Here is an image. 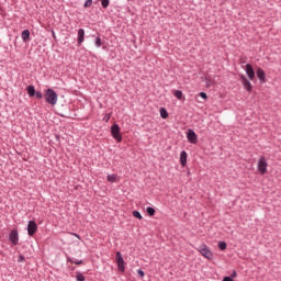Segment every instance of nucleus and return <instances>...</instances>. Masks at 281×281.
<instances>
[{"label":"nucleus","mask_w":281,"mask_h":281,"mask_svg":"<svg viewBox=\"0 0 281 281\" xmlns=\"http://www.w3.org/2000/svg\"><path fill=\"white\" fill-rule=\"evenodd\" d=\"M180 164L181 166H186L188 164V153L186 150L180 153Z\"/></svg>","instance_id":"obj_13"},{"label":"nucleus","mask_w":281,"mask_h":281,"mask_svg":"<svg viewBox=\"0 0 281 281\" xmlns=\"http://www.w3.org/2000/svg\"><path fill=\"white\" fill-rule=\"evenodd\" d=\"M133 216L135 218H138V221H142L144 217L142 216V213L139 211H133Z\"/></svg>","instance_id":"obj_22"},{"label":"nucleus","mask_w":281,"mask_h":281,"mask_svg":"<svg viewBox=\"0 0 281 281\" xmlns=\"http://www.w3.org/2000/svg\"><path fill=\"white\" fill-rule=\"evenodd\" d=\"M52 34H53L54 38H56V33L54 31L52 32Z\"/></svg>","instance_id":"obj_36"},{"label":"nucleus","mask_w":281,"mask_h":281,"mask_svg":"<svg viewBox=\"0 0 281 281\" xmlns=\"http://www.w3.org/2000/svg\"><path fill=\"white\" fill-rule=\"evenodd\" d=\"M35 97L37 100H43V92L41 91L35 92Z\"/></svg>","instance_id":"obj_26"},{"label":"nucleus","mask_w":281,"mask_h":281,"mask_svg":"<svg viewBox=\"0 0 281 281\" xmlns=\"http://www.w3.org/2000/svg\"><path fill=\"white\" fill-rule=\"evenodd\" d=\"M72 236H75V238H78V240H80V235H78V233H71Z\"/></svg>","instance_id":"obj_32"},{"label":"nucleus","mask_w":281,"mask_h":281,"mask_svg":"<svg viewBox=\"0 0 281 281\" xmlns=\"http://www.w3.org/2000/svg\"><path fill=\"white\" fill-rule=\"evenodd\" d=\"M218 249L221 251H225V249H227V243L225 241H220L218 245H217Z\"/></svg>","instance_id":"obj_19"},{"label":"nucleus","mask_w":281,"mask_h":281,"mask_svg":"<svg viewBox=\"0 0 281 281\" xmlns=\"http://www.w3.org/2000/svg\"><path fill=\"white\" fill-rule=\"evenodd\" d=\"M21 38L24 43H27V41H30V30H24L21 34Z\"/></svg>","instance_id":"obj_15"},{"label":"nucleus","mask_w":281,"mask_h":281,"mask_svg":"<svg viewBox=\"0 0 281 281\" xmlns=\"http://www.w3.org/2000/svg\"><path fill=\"white\" fill-rule=\"evenodd\" d=\"M257 78L262 83L267 82V74L262 68L257 69Z\"/></svg>","instance_id":"obj_11"},{"label":"nucleus","mask_w":281,"mask_h":281,"mask_svg":"<svg viewBox=\"0 0 281 281\" xmlns=\"http://www.w3.org/2000/svg\"><path fill=\"white\" fill-rule=\"evenodd\" d=\"M137 273H138V276H140V278H144V276H145L144 270H142V269H138Z\"/></svg>","instance_id":"obj_29"},{"label":"nucleus","mask_w":281,"mask_h":281,"mask_svg":"<svg viewBox=\"0 0 281 281\" xmlns=\"http://www.w3.org/2000/svg\"><path fill=\"white\" fill-rule=\"evenodd\" d=\"M246 74L249 80H254V78H256V71H254V66H251V64L246 65Z\"/></svg>","instance_id":"obj_10"},{"label":"nucleus","mask_w":281,"mask_h":281,"mask_svg":"<svg viewBox=\"0 0 281 281\" xmlns=\"http://www.w3.org/2000/svg\"><path fill=\"white\" fill-rule=\"evenodd\" d=\"M110 3H111V0H101V5L102 8H104V10L109 8Z\"/></svg>","instance_id":"obj_21"},{"label":"nucleus","mask_w":281,"mask_h":281,"mask_svg":"<svg viewBox=\"0 0 281 281\" xmlns=\"http://www.w3.org/2000/svg\"><path fill=\"white\" fill-rule=\"evenodd\" d=\"M222 281H234L232 277H224Z\"/></svg>","instance_id":"obj_31"},{"label":"nucleus","mask_w":281,"mask_h":281,"mask_svg":"<svg viewBox=\"0 0 281 281\" xmlns=\"http://www.w3.org/2000/svg\"><path fill=\"white\" fill-rule=\"evenodd\" d=\"M67 262H71L74 265L75 260L71 257H67Z\"/></svg>","instance_id":"obj_34"},{"label":"nucleus","mask_w":281,"mask_h":281,"mask_svg":"<svg viewBox=\"0 0 281 281\" xmlns=\"http://www.w3.org/2000/svg\"><path fill=\"white\" fill-rule=\"evenodd\" d=\"M18 262H25V256L19 255Z\"/></svg>","instance_id":"obj_27"},{"label":"nucleus","mask_w":281,"mask_h":281,"mask_svg":"<svg viewBox=\"0 0 281 281\" xmlns=\"http://www.w3.org/2000/svg\"><path fill=\"white\" fill-rule=\"evenodd\" d=\"M187 139L189 144H198L199 143V136H196V132L194 130L189 128L187 132Z\"/></svg>","instance_id":"obj_5"},{"label":"nucleus","mask_w":281,"mask_h":281,"mask_svg":"<svg viewBox=\"0 0 281 281\" xmlns=\"http://www.w3.org/2000/svg\"><path fill=\"white\" fill-rule=\"evenodd\" d=\"M196 251H199V254H201V256H203V258H206V260H213L214 258V252H212V250H210V247H207V245L202 244L196 248Z\"/></svg>","instance_id":"obj_2"},{"label":"nucleus","mask_w":281,"mask_h":281,"mask_svg":"<svg viewBox=\"0 0 281 281\" xmlns=\"http://www.w3.org/2000/svg\"><path fill=\"white\" fill-rule=\"evenodd\" d=\"M200 98H202V100H207V93L200 92Z\"/></svg>","instance_id":"obj_28"},{"label":"nucleus","mask_w":281,"mask_h":281,"mask_svg":"<svg viewBox=\"0 0 281 281\" xmlns=\"http://www.w3.org/2000/svg\"><path fill=\"white\" fill-rule=\"evenodd\" d=\"M236 276H238V273L236 272V270H234L232 273V278H236Z\"/></svg>","instance_id":"obj_35"},{"label":"nucleus","mask_w":281,"mask_h":281,"mask_svg":"<svg viewBox=\"0 0 281 281\" xmlns=\"http://www.w3.org/2000/svg\"><path fill=\"white\" fill-rule=\"evenodd\" d=\"M38 232V225L35 221H29L27 223V234L29 236H34Z\"/></svg>","instance_id":"obj_8"},{"label":"nucleus","mask_w":281,"mask_h":281,"mask_svg":"<svg viewBox=\"0 0 281 281\" xmlns=\"http://www.w3.org/2000/svg\"><path fill=\"white\" fill-rule=\"evenodd\" d=\"M91 5H93V0H86L83 7L85 8H91Z\"/></svg>","instance_id":"obj_25"},{"label":"nucleus","mask_w":281,"mask_h":281,"mask_svg":"<svg viewBox=\"0 0 281 281\" xmlns=\"http://www.w3.org/2000/svg\"><path fill=\"white\" fill-rule=\"evenodd\" d=\"M74 265H82V259L74 261Z\"/></svg>","instance_id":"obj_33"},{"label":"nucleus","mask_w":281,"mask_h":281,"mask_svg":"<svg viewBox=\"0 0 281 281\" xmlns=\"http://www.w3.org/2000/svg\"><path fill=\"white\" fill-rule=\"evenodd\" d=\"M9 240L10 243H12L13 246L19 245V231H11V233L9 234Z\"/></svg>","instance_id":"obj_9"},{"label":"nucleus","mask_w":281,"mask_h":281,"mask_svg":"<svg viewBox=\"0 0 281 281\" xmlns=\"http://www.w3.org/2000/svg\"><path fill=\"white\" fill-rule=\"evenodd\" d=\"M77 43H78V45H82V43H85V29L78 30Z\"/></svg>","instance_id":"obj_12"},{"label":"nucleus","mask_w":281,"mask_h":281,"mask_svg":"<svg viewBox=\"0 0 281 281\" xmlns=\"http://www.w3.org/2000/svg\"><path fill=\"white\" fill-rule=\"evenodd\" d=\"M159 113H160V117H162V120H167L168 110H166V108H160Z\"/></svg>","instance_id":"obj_17"},{"label":"nucleus","mask_w":281,"mask_h":281,"mask_svg":"<svg viewBox=\"0 0 281 281\" xmlns=\"http://www.w3.org/2000/svg\"><path fill=\"white\" fill-rule=\"evenodd\" d=\"M76 280L77 281H85V274H82V272H76Z\"/></svg>","instance_id":"obj_20"},{"label":"nucleus","mask_w":281,"mask_h":281,"mask_svg":"<svg viewBox=\"0 0 281 281\" xmlns=\"http://www.w3.org/2000/svg\"><path fill=\"white\" fill-rule=\"evenodd\" d=\"M111 135L116 142H122V134H120V125L117 123L111 126Z\"/></svg>","instance_id":"obj_3"},{"label":"nucleus","mask_w":281,"mask_h":281,"mask_svg":"<svg viewBox=\"0 0 281 281\" xmlns=\"http://www.w3.org/2000/svg\"><path fill=\"white\" fill-rule=\"evenodd\" d=\"M104 122H109V120H111V114H105V116L103 117Z\"/></svg>","instance_id":"obj_30"},{"label":"nucleus","mask_w":281,"mask_h":281,"mask_svg":"<svg viewBox=\"0 0 281 281\" xmlns=\"http://www.w3.org/2000/svg\"><path fill=\"white\" fill-rule=\"evenodd\" d=\"M26 91L30 98H34V95H36V89L34 86H27Z\"/></svg>","instance_id":"obj_14"},{"label":"nucleus","mask_w":281,"mask_h":281,"mask_svg":"<svg viewBox=\"0 0 281 281\" xmlns=\"http://www.w3.org/2000/svg\"><path fill=\"white\" fill-rule=\"evenodd\" d=\"M106 181H109V183H115V181H117V176L115 173L108 175Z\"/></svg>","instance_id":"obj_16"},{"label":"nucleus","mask_w":281,"mask_h":281,"mask_svg":"<svg viewBox=\"0 0 281 281\" xmlns=\"http://www.w3.org/2000/svg\"><path fill=\"white\" fill-rule=\"evenodd\" d=\"M94 45L95 47H102V38L100 36L95 37Z\"/></svg>","instance_id":"obj_23"},{"label":"nucleus","mask_w":281,"mask_h":281,"mask_svg":"<svg viewBox=\"0 0 281 281\" xmlns=\"http://www.w3.org/2000/svg\"><path fill=\"white\" fill-rule=\"evenodd\" d=\"M146 212H147V214H148L149 216H153V215L155 214V209L151 207V206H147V207H146Z\"/></svg>","instance_id":"obj_24"},{"label":"nucleus","mask_w":281,"mask_h":281,"mask_svg":"<svg viewBox=\"0 0 281 281\" xmlns=\"http://www.w3.org/2000/svg\"><path fill=\"white\" fill-rule=\"evenodd\" d=\"M240 82L244 89H246V91L251 93V91L254 90V87L251 86V81H249V79H247L245 75H240Z\"/></svg>","instance_id":"obj_7"},{"label":"nucleus","mask_w":281,"mask_h":281,"mask_svg":"<svg viewBox=\"0 0 281 281\" xmlns=\"http://www.w3.org/2000/svg\"><path fill=\"white\" fill-rule=\"evenodd\" d=\"M173 95L177 98V100H181V98H183V91L175 90Z\"/></svg>","instance_id":"obj_18"},{"label":"nucleus","mask_w":281,"mask_h":281,"mask_svg":"<svg viewBox=\"0 0 281 281\" xmlns=\"http://www.w3.org/2000/svg\"><path fill=\"white\" fill-rule=\"evenodd\" d=\"M44 98L47 102V104H50L52 106H56L58 102V93L54 91V89L48 88L45 90Z\"/></svg>","instance_id":"obj_1"},{"label":"nucleus","mask_w":281,"mask_h":281,"mask_svg":"<svg viewBox=\"0 0 281 281\" xmlns=\"http://www.w3.org/2000/svg\"><path fill=\"white\" fill-rule=\"evenodd\" d=\"M116 263L119 271L124 273V271H126V267L124 266V257H122V252L120 251L116 252Z\"/></svg>","instance_id":"obj_6"},{"label":"nucleus","mask_w":281,"mask_h":281,"mask_svg":"<svg viewBox=\"0 0 281 281\" xmlns=\"http://www.w3.org/2000/svg\"><path fill=\"white\" fill-rule=\"evenodd\" d=\"M268 166L269 165L267 164V159L265 157H261L258 160L257 170L260 172V175H266Z\"/></svg>","instance_id":"obj_4"}]
</instances>
